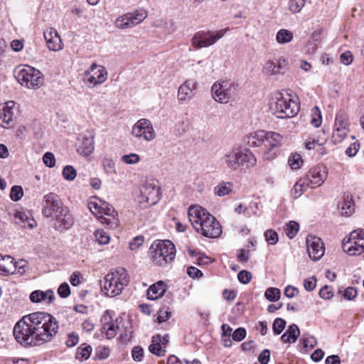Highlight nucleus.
Masks as SVG:
<instances>
[{
  "instance_id": "nucleus-1",
  "label": "nucleus",
  "mask_w": 364,
  "mask_h": 364,
  "mask_svg": "<svg viewBox=\"0 0 364 364\" xmlns=\"http://www.w3.org/2000/svg\"><path fill=\"white\" fill-rule=\"evenodd\" d=\"M58 330V322L51 314L37 311L21 318L14 327L16 341L23 347H34L50 342Z\"/></svg>"
},
{
  "instance_id": "nucleus-2",
  "label": "nucleus",
  "mask_w": 364,
  "mask_h": 364,
  "mask_svg": "<svg viewBox=\"0 0 364 364\" xmlns=\"http://www.w3.org/2000/svg\"><path fill=\"white\" fill-rule=\"evenodd\" d=\"M188 215L193 228L204 237L217 238L222 234V228L219 222L203 207L190 206Z\"/></svg>"
},
{
  "instance_id": "nucleus-3",
  "label": "nucleus",
  "mask_w": 364,
  "mask_h": 364,
  "mask_svg": "<svg viewBox=\"0 0 364 364\" xmlns=\"http://www.w3.org/2000/svg\"><path fill=\"white\" fill-rule=\"evenodd\" d=\"M129 283L127 271L124 267H118L104 277L101 289L107 296L113 297L120 294Z\"/></svg>"
},
{
  "instance_id": "nucleus-4",
  "label": "nucleus",
  "mask_w": 364,
  "mask_h": 364,
  "mask_svg": "<svg viewBox=\"0 0 364 364\" xmlns=\"http://www.w3.org/2000/svg\"><path fill=\"white\" fill-rule=\"evenodd\" d=\"M225 163L231 170H246L252 168L257 162L255 155L248 149L232 148L225 153Z\"/></svg>"
},
{
  "instance_id": "nucleus-5",
  "label": "nucleus",
  "mask_w": 364,
  "mask_h": 364,
  "mask_svg": "<svg viewBox=\"0 0 364 364\" xmlns=\"http://www.w3.org/2000/svg\"><path fill=\"white\" fill-rule=\"evenodd\" d=\"M152 260L159 266L171 262L176 256V249L170 240H157L150 247Z\"/></svg>"
},
{
  "instance_id": "nucleus-6",
  "label": "nucleus",
  "mask_w": 364,
  "mask_h": 364,
  "mask_svg": "<svg viewBox=\"0 0 364 364\" xmlns=\"http://www.w3.org/2000/svg\"><path fill=\"white\" fill-rule=\"evenodd\" d=\"M15 77L21 85L29 89H36L44 82L42 73L29 65L18 67L14 72Z\"/></svg>"
},
{
  "instance_id": "nucleus-7",
  "label": "nucleus",
  "mask_w": 364,
  "mask_h": 364,
  "mask_svg": "<svg viewBox=\"0 0 364 364\" xmlns=\"http://www.w3.org/2000/svg\"><path fill=\"white\" fill-rule=\"evenodd\" d=\"M271 109L277 118L286 119L296 115L299 111V106L290 95L284 96L279 93L276 97V101L271 105Z\"/></svg>"
},
{
  "instance_id": "nucleus-8",
  "label": "nucleus",
  "mask_w": 364,
  "mask_h": 364,
  "mask_svg": "<svg viewBox=\"0 0 364 364\" xmlns=\"http://www.w3.org/2000/svg\"><path fill=\"white\" fill-rule=\"evenodd\" d=\"M159 181L154 178L147 179L141 186L138 202L143 208L155 205L160 199Z\"/></svg>"
},
{
  "instance_id": "nucleus-9",
  "label": "nucleus",
  "mask_w": 364,
  "mask_h": 364,
  "mask_svg": "<svg viewBox=\"0 0 364 364\" xmlns=\"http://www.w3.org/2000/svg\"><path fill=\"white\" fill-rule=\"evenodd\" d=\"M213 98L218 102L226 104L237 95L236 85L227 80L215 82L211 87Z\"/></svg>"
},
{
  "instance_id": "nucleus-10",
  "label": "nucleus",
  "mask_w": 364,
  "mask_h": 364,
  "mask_svg": "<svg viewBox=\"0 0 364 364\" xmlns=\"http://www.w3.org/2000/svg\"><path fill=\"white\" fill-rule=\"evenodd\" d=\"M225 34L224 30L213 31H198L191 39L192 46L196 50L206 48L215 43Z\"/></svg>"
},
{
  "instance_id": "nucleus-11",
  "label": "nucleus",
  "mask_w": 364,
  "mask_h": 364,
  "mask_svg": "<svg viewBox=\"0 0 364 364\" xmlns=\"http://www.w3.org/2000/svg\"><path fill=\"white\" fill-rule=\"evenodd\" d=\"M147 17V12L144 9H137L127 13L115 21V26L119 29H127L138 25Z\"/></svg>"
},
{
  "instance_id": "nucleus-12",
  "label": "nucleus",
  "mask_w": 364,
  "mask_h": 364,
  "mask_svg": "<svg viewBox=\"0 0 364 364\" xmlns=\"http://www.w3.org/2000/svg\"><path fill=\"white\" fill-rule=\"evenodd\" d=\"M64 206L58 195L49 193L43 197L42 214L47 218L53 219Z\"/></svg>"
},
{
  "instance_id": "nucleus-13",
  "label": "nucleus",
  "mask_w": 364,
  "mask_h": 364,
  "mask_svg": "<svg viewBox=\"0 0 364 364\" xmlns=\"http://www.w3.org/2000/svg\"><path fill=\"white\" fill-rule=\"evenodd\" d=\"M349 118L345 111L340 110L336 113L333 139L335 143L341 142L349 132Z\"/></svg>"
},
{
  "instance_id": "nucleus-14",
  "label": "nucleus",
  "mask_w": 364,
  "mask_h": 364,
  "mask_svg": "<svg viewBox=\"0 0 364 364\" xmlns=\"http://www.w3.org/2000/svg\"><path fill=\"white\" fill-rule=\"evenodd\" d=\"M132 134L138 139L146 141H152L156 137V133L152 123L148 119H139L132 127Z\"/></svg>"
},
{
  "instance_id": "nucleus-15",
  "label": "nucleus",
  "mask_w": 364,
  "mask_h": 364,
  "mask_svg": "<svg viewBox=\"0 0 364 364\" xmlns=\"http://www.w3.org/2000/svg\"><path fill=\"white\" fill-rule=\"evenodd\" d=\"M282 136L273 132H266V137L262 140V148L264 151V159L265 160H272L275 156V152L270 154L274 149L282 144Z\"/></svg>"
},
{
  "instance_id": "nucleus-16",
  "label": "nucleus",
  "mask_w": 364,
  "mask_h": 364,
  "mask_svg": "<svg viewBox=\"0 0 364 364\" xmlns=\"http://www.w3.org/2000/svg\"><path fill=\"white\" fill-rule=\"evenodd\" d=\"M327 178V171L325 167L316 166L311 168L304 178L306 186L311 188L321 186Z\"/></svg>"
},
{
  "instance_id": "nucleus-17",
  "label": "nucleus",
  "mask_w": 364,
  "mask_h": 364,
  "mask_svg": "<svg viewBox=\"0 0 364 364\" xmlns=\"http://www.w3.org/2000/svg\"><path fill=\"white\" fill-rule=\"evenodd\" d=\"M52 220H54V228L60 231L69 230L75 222L73 214L66 205Z\"/></svg>"
},
{
  "instance_id": "nucleus-18",
  "label": "nucleus",
  "mask_w": 364,
  "mask_h": 364,
  "mask_svg": "<svg viewBox=\"0 0 364 364\" xmlns=\"http://www.w3.org/2000/svg\"><path fill=\"white\" fill-rule=\"evenodd\" d=\"M307 251L309 257L314 261L320 259L325 252V247L321 238L308 235L306 239Z\"/></svg>"
},
{
  "instance_id": "nucleus-19",
  "label": "nucleus",
  "mask_w": 364,
  "mask_h": 364,
  "mask_svg": "<svg viewBox=\"0 0 364 364\" xmlns=\"http://www.w3.org/2000/svg\"><path fill=\"white\" fill-rule=\"evenodd\" d=\"M87 81L97 85L103 83L107 78V72L104 66L99 65L94 63L92 64L90 68L85 71Z\"/></svg>"
},
{
  "instance_id": "nucleus-20",
  "label": "nucleus",
  "mask_w": 364,
  "mask_h": 364,
  "mask_svg": "<svg viewBox=\"0 0 364 364\" xmlns=\"http://www.w3.org/2000/svg\"><path fill=\"white\" fill-rule=\"evenodd\" d=\"M77 151L79 154L88 156L95 149L94 136L90 134L80 136L78 139Z\"/></svg>"
},
{
  "instance_id": "nucleus-21",
  "label": "nucleus",
  "mask_w": 364,
  "mask_h": 364,
  "mask_svg": "<svg viewBox=\"0 0 364 364\" xmlns=\"http://www.w3.org/2000/svg\"><path fill=\"white\" fill-rule=\"evenodd\" d=\"M196 82L194 80H186L178 88V100L179 102H183L191 100L193 95V90L196 88Z\"/></svg>"
},
{
  "instance_id": "nucleus-22",
  "label": "nucleus",
  "mask_w": 364,
  "mask_h": 364,
  "mask_svg": "<svg viewBox=\"0 0 364 364\" xmlns=\"http://www.w3.org/2000/svg\"><path fill=\"white\" fill-rule=\"evenodd\" d=\"M287 65L284 58L269 60L264 65V70L268 75H277L281 73Z\"/></svg>"
},
{
  "instance_id": "nucleus-23",
  "label": "nucleus",
  "mask_w": 364,
  "mask_h": 364,
  "mask_svg": "<svg viewBox=\"0 0 364 364\" xmlns=\"http://www.w3.org/2000/svg\"><path fill=\"white\" fill-rule=\"evenodd\" d=\"M169 341V336L166 334L164 336L161 337L160 335H156L152 337V343L149 346V351L158 356H163L165 350H162L161 344L167 345Z\"/></svg>"
},
{
  "instance_id": "nucleus-24",
  "label": "nucleus",
  "mask_w": 364,
  "mask_h": 364,
  "mask_svg": "<svg viewBox=\"0 0 364 364\" xmlns=\"http://www.w3.org/2000/svg\"><path fill=\"white\" fill-rule=\"evenodd\" d=\"M106 216H99V220L102 223L106 224L111 228H114L118 225V219L115 217L117 213L112 207H107L106 208H102V211Z\"/></svg>"
},
{
  "instance_id": "nucleus-25",
  "label": "nucleus",
  "mask_w": 364,
  "mask_h": 364,
  "mask_svg": "<svg viewBox=\"0 0 364 364\" xmlns=\"http://www.w3.org/2000/svg\"><path fill=\"white\" fill-rule=\"evenodd\" d=\"M166 291V284L159 281L151 285L147 290V298L150 300H156L162 297Z\"/></svg>"
},
{
  "instance_id": "nucleus-26",
  "label": "nucleus",
  "mask_w": 364,
  "mask_h": 364,
  "mask_svg": "<svg viewBox=\"0 0 364 364\" xmlns=\"http://www.w3.org/2000/svg\"><path fill=\"white\" fill-rule=\"evenodd\" d=\"M30 299L33 303H39L48 300V303H52L55 299L54 292L51 289L46 291L36 290L30 294Z\"/></svg>"
},
{
  "instance_id": "nucleus-27",
  "label": "nucleus",
  "mask_w": 364,
  "mask_h": 364,
  "mask_svg": "<svg viewBox=\"0 0 364 364\" xmlns=\"http://www.w3.org/2000/svg\"><path fill=\"white\" fill-rule=\"evenodd\" d=\"M17 266L14 259L9 255H0V272L6 274L14 273Z\"/></svg>"
},
{
  "instance_id": "nucleus-28",
  "label": "nucleus",
  "mask_w": 364,
  "mask_h": 364,
  "mask_svg": "<svg viewBox=\"0 0 364 364\" xmlns=\"http://www.w3.org/2000/svg\"><path fill=\"white\" fill-rule=\"evenodd\" d=\"M264 137H266V131L257 130L247 136V142L250 146H262V140Z\"/></svg>"
},
{
  "instance_id": "nucleus-29",
  "label": "nucleus",
  "mask_w": 364,
  "mask_h": 364,
  "mask_svg": "<svg viewBox=\"0 0 364 364\" xmlns=\"http://www.w3.org/2000/svg\"><path fill=\"white\" fill-rule=\"evenodd\" d=\"M13 112L11 108L8 105L4 107L0 114V126L2 127H8L13 120Z\"/></svg>"
},
{
  "instance_id": "nucleus-30",
  "label": "nucleus",
  "mask_w": 364,
  "mask_h": 364,
  "mask_svg": "<svg viewBox=\"0 0 364 364\" xmlns=\"http://www.w3.org/2000/svg\"><path fill=\"white\" fill-rule=\"evenodd\" d=\"M342 247L345 252L350 256L360 255L362 253L358 252L355 250L357 249V242L355 240H350V235L348 239L344 238L342 243Z\"/></svg>"
},
{
  "instance_id": "nucleus-31",
  "label": "nucleus",
  "mask_w": 364,
  "mask_h": 364,
  "mask_svg": "<svg viewBox=\"0 0 364 364\" xmlns=\"http://www.w3.org/2000/svg\"><path fill=\"white\" fill-rule=\"evenodd\" d=\"M350 240H355L357 242V250L358 253L364 252V230L359 229L352 231L350 233Z\"/></svg>"
},
{
  "instance_id": "nucleus-32",
  "label": "nucleus",
  "mask_w": 364,
  "mask_h": 364,
  "mask_svg": "<svg viewBox=\"0 0 364 364\" xmlns=\"http://www.w3.org/2000/svg\"><path fill=\"white\" fill-rule=\"evenodd\" d=\"M232 191V185L229 182H221L214 188L215 195L222 197L230 193Z\"/></svg>"
},
{
  "instance_id": "nucleus-33",
  "label": "nucleus",
  "mask_w": 364,
  "mask_h": 364,
  "mask_svg": "<svg viewBox=\"0 0 364 364\" xmlns=\"http://www.w3.org/2000/svg\"><path fill=\"white\" fill-rule=\"evenodd\" d=\"M277 41L280 44L289 43L293 39V33L287 29H280L276 36Z\"/></svg>"
},
{
  "instance_id": "nucleus-34",
  "label": "nucleus",
  "mask_w": 364,
  "mask_h": 364,
  "mask_svg": "<svg viewBox=\"0 0 364 364\" xmlns=\"http://www.w3.org/2000/svg\"><path fill=\"white\" fill-rule=\"evenodd\" d=\"M306 183L302 178L299 180L296 184L294 185V188L291 189V193L292 197L294 198H299L300 196L303 194V193L306 191Z\"/></svg>"
},
{
  "instance_id": "nucleus-35",
  "label": "nucleus",
  "mask_w": 364,
  "mask_h": 364,
  "mask_svg": "<svg viewBox=\"0 0 364 364\" xmlns=\"http://www.w3.org/2000/svg\"><path fill=\"white\" fill-rule=\"evenodd\" d=\"M299 230V223L296 221H290L286 225L284 231L289 238L293 239L297 235Z\"/></svg>"
},
{
  "instance_id": "nucleus-36",
  "label": "nucleus",
  "mask_w": 364,
  "mask_h": 364,
  "mask_svg": "<svg viewBox=\"0 0 364 364\" xmlns=\"http://www.w3.org/2000/svg\"><path fill=\"white\" fill-rule=\"evenodd\" d=\"M342 214L345 215H350L354 211V205L352 198L347 196L341 203Z\"/></svg>"
},
{
  "instance_id": "nucleus-37",
  "label": "nucleus",
  "mask_w": 364,
  "mask_h": 364,
  "mask_svg": "<svg viewBox=\"0 0 364 364\" xmlns=\"http://www.w3.org/2000/svg\"><path fill=\"white\" fill-rule=\"evenodd\" d=\"M47 43V46L49 50L57 51L63 48V43L61 38L58 34H55L54 38L49 40Z\"/></svg>"
},
{
  "instance_id": "nucleus-38",
  "label": "nucleus",
  "mask_w": 364,
  "mask_h": 364,
  "mask_svg": "<svg viewBox=\"0 0 364 364\" xmlns=\"http://www.w3.org/2000/svg\"><path fill=\"white\" fill-rule=\"evenodd\" d=\"M289 166L292 169H298L303 164L301 156L297 153L291 154L288 159Z\"/></svg>"
},
{
  "instance_id": "nucleus-39",
  "label": "nucleus",
  "mask_w": 364,
  "mask_h": 364,
  "mask_svg": "<svg viewBox=\"0 0 364 364\" xmlns=\"http://www.w3.org/2000/svg\"><path fill=\"white\" fill-rule=\"evenodd\" d=\"M300 341L304 348L309 347L310 348H314L317 344L316 338L309 333L302 334Z\"/></svg>"
},
{
  "instance_id": "nucleus-40",
  "label": "nucleus",
  "mask_w": 364,
  "mask_h": 364,
  "mask_svg": "<svg viewBox=\"0 0 364 364\" xmlns=\"http://www.w3.org/2000/svg\"><path fill=\"white\" fill-rule=\"evenodd\" d=\"M113 323H105L103 324L102 331L105 332L106 338L107 339H112L115 337L117 334V328Z\"/></svg>"
},
{
  "instance_id": "nucleus-41",
  "label": "nucleus",
  "mask_w": 364,
  "mask_h": 364,
  "mask_svg": "<svg viewBox=\"0 0 364 364\" xmlns=\"http://www.w3.org/2000/svg\"><path fill=\"white\" fill-rule=\"evenodd\" d=\"M264 296L269 301H277L280 298L281 292L277 288L269 287L265 291Z\"/></svg>"
},
{
  "instance_id": "nucleus-42",
  "label": "nucleus",
  "mask_w": 364,
  "mask_h": 364,
  "mask_svg": "<svg viewBox=\"0 0 364 364\" xmlns=\"http://www.w3.org/2000/svg\"><path fill=\"white\" fill-rule=\"evenodd\" d=\"M95 240L100 245L108 244L110 240L109 235L104 230H97L95 232Z\"/></svg>"
},
{
  "instance_id": "nucleus-43",
  "label": "nucleus",
  "mask_w": 364,
  "mask_h": 364,
  "mask_svg": "<svg viewBox=\"0 0 364 364\" xmlns=\"http://www.w3.org/2000/svg\"><path fill=\"white\" fill-rule=\"evenodd\" d=\"M285 333H287L289 338L291 339V341L295 343L300 335V330L297 325L293 323L289 326Z\"/></svg>"
},
{
  "instance_id": "nucleus-44",
  "label": "nucleus",
  "mask_w": 364,
  "mask_h": 364,
  "mask_svg": "<svg viewBox=\"0 0 364 364\" xmlns=\"http://www.w3.org/2000/svg\"><path fill=\"white\" fill-rule=\"evenodd\" d=\"M286 326V321L283 318H277L272 324V330L275 335H279Z\"/></svg>"
},
{
  "instance_id": "nucleus-45",
  "label": "nucleus",
  "mask_w": 364,
  "mask_h": 364,
  "mask_svg": "<svg viewBox=\"0 0 364 364\" xmlns=\"http://www.w3.org/2000/svg\"><path fill=\"white\" fill-rule=\"evenodd\" d=\"M305 5V0H289V9L293 13H299Z\"/></svg>"
},
{
  "instance_id": "nucleus-46",
  "label": "nucleus",
  "mask_w": 364,
  "mask_h": 364,
  "mask_svg": "<svg viewBox=\"0 0 364 364\" xmlns=\"http://www.w3.org/2000/svg\"><path fill=\"white\" fill-rule=\"evenodd\" d=\"M23 196V188L20 186H14L10 192V198L13 201H18Z\"/></svg>"
},
{
  "instance_id": "nucleus-47",
  "label": "nucleus",
  "mask_w": 364,
  "mask_h": 364,
  "mask_svg": "<svg viewBox=\"0 0 364 364\" xmlns=\"http://www.w3.org/2000/svg\"><path fill=\"white\" fill-rule=\"evenodd\" d=\"M171 311L168 307L164 306L161 307L158 311V317L157 320L159 323H162L166 321L171 317Z\"/></svg>"
},
{
  "instance_id": "nucleus-48",
  "label": "nucleus",
  "mask_w": 364,
  "mask_h": 364,
  "mask_svg": "<svg viewBox=\"0 0 364 364\" xmlns=\"http://www.w3.org/2000/svg\"><path fill=\"white\" fill-rule=\"evenodd\" d=\"M63 176L68 181H73L77 176V172L73 166L68 165L63 170Z\"/></svg>"
},
{
  "instance_id": "nucleus-49",
  "label": "nucleus",
  "mask_w": 364,
  "mask_h": 364,
  "mask_svg": "<svg viewBox=\"0 0 364 364\" xmlns=\"http://www.w3.org/2000/svg\"><path fill=\"white\" fill-rule=\"evenodd\" d=\"M266 241L272 245L277 244L278 242V235L274 230L269 229L264 232Z\"/></svg>"
},
{
  "instance_id": "nucleus-50",
  "label": "nucleus",
  "mask_w": 364,
  "mask_h": 364,
  "mask_svg": "<svg viewBox=\"0 0 364 364\" xmlns=\"http://www.w3.org/2000/svg\"><path fill=\"white\" fill-rule=\"evenodd\" d=\"M122 160L127 164H135L139 161L140 157L136 154H130L122 156Z\"/></svg>"
},
{
  "instance_id": "nucleus-51",
  "label": "nucleus",
  "mask_w": 364,
  "mask_h": 364,
  "mask_svg": "<svg viewBox=\"0 0 364 364\" xmlns=\"http://www.w3.org/2000/svg\"><path fill=\"white\" fill-rule=\"evenodd\" d=\"M237 279L242 284H247L252 279V274L247 270H242L237 274Z\"/></svg>"
},
{
  "instance_id": "nucleus-52",
  "label": "nucleus",
  "mask_w": 364,
  "mask_h": 364,
  "mask_svg": "<svg viewBox=\"0 0 364 364\" xmlns=\"http://www.w3.org/2000/svg\"><path fill=\"white\" fill-rule=\"evenodd\" d=\"M102 165L106 173L110 174L115 172V164L112 159H105Z\"/></svg>"
},
{
  "instance_id": "nucleus-53",
  "label": "nucleus",
  "mask_w": 364,
  "mask_h": 364,
  "mask_svg": "<svg viewBox=\"0 0 364 364\" xmlns=\"http://www.w3.org/2000/svg\"><path fill=\"white\" fill-rule=\"evenodd\" d=\"M58 294L62 298H67L70 294V289L68 283L64 282L59 286Z\"/></svg>"
},
{
  "instance_id": "nucleus-54",
  "label": "nucleus",
  "mask_w": 364,
  "mask_h": 364,
  "mask_svg": "<svg viewBox=\"0 0 364 364\" xmlns=\"http://www.w3.org/2000/svg\"><path fill=\"white\" fill-rule=\"evenodd\" d=\"M43 161L46 166L52 168L55 166V159L51 152H46L43 156Z\"/></svg>"
},
{
  "instance_id": "nucleus-55",
  "label": "nucleus",
  "mask_w": 364,
  "mask_h": 364,
  "mask_svg": "<svg viewBox=\"0 0 364 364\" xmlns=\"http://www.w3.org/2000/svg\"><path fill=\"white\" fill-rule=\"evenodd\" d=\"M246 336V330L244 328H237L232 333V339L235 341H241Z\"/></svg>"
},
{
  "instance_id": "nucleus-56",
  "label": "nucleus",
  "mask_w": 364,
  "mask_h": 364,
  "mask_svg": "<svg viewBox=\"0 0 364 364\" xmlns=\"http://www.w3.org/2000/svg\"><path fill=\"white\" fill-rule=\"evenodd\" d=\"M132 358L135 361H141L144 358V350L141 346H135L132 349Z\"/></svg>"
},
{
  "instance_id": "nucleus-57",
  "label": "nucleus",
  "mask_w": 364,
  "mask_h": 364,
  "mask_svg": "<svg viewBox=\"0 0 364 364\" xmlns=\"http://www.w3.org/2000/svg\"><path fill=\"white\" fill-rule=\"evenodd\" d=\"M358 292L355 288L348 287L344 290L343 297L347 300H353L357 296Z\"/></svg>"
},
{
  "instance_id": "nucleus-58",
  "label": "nucleus",
  "mask_w": 364,
  "mask_h": 364,
  "mask_svg": "<svg viewBox=\"0 0 364 364\" xmlns=\"http://www.w3.org/2000/svg\"><path fill=\"white\" fill-rule=\"evenodd\" d=\"M79 341V336L76 333H71L68 334V340L65 344L68 347H74Z\"/></svg>"
},
{
  "instance_id": "nucleus-59",
  "label": "nucleus",
  "mask_w": 364,
  "mask_h": 364,
  "mask_svg": "<svg viewBox=\"0 0 364 364\" xmlns=\"http://www.w3.org/2000/svg\"><path fill=\"white\" fill-rule=\"evenodd\" d=\"M319 296L324 299H330L333 297V293L330 287L326 285L320 289Z\"/></svg>"
},
{
  "instance_id": "nucleus-60",
  "label": "nucleus",
  "mask_w": 364,
  "mask_h": 364,
  "mask_svg": "<svg viewBox=\"0 0 364 364\" xmlns=\"http://www.w3.org/2000/svg\"><path fill=\"white\" fill-rule=\"evenodd\" d=\"M326 141V139H323L322 140L313 139L312 140H308L305 142V147L309 150L314 149L315 148L316 144L321 146L324 144Z\"/></svg>"
},
{
  "instance_id": "nucleus-61",
  "label": "nucleus",
  "mask_w": 364,
  "mask_h": 364,
  "mask_svg": "<svg viewBox=\"0 0 364 364\" xmlns=\"http://www.w3.org/2000/svg\"><path fill=\"white\" fill-rule=\"evenodd\" d=\"M353 59V55L350 51L345 52L340 56L341 62L346 65L351 64Z\"/></svg>"
},
{
  "instance_id": "nucleus-62",
  "label": "nucleus",
  "mask_w": 364,
  "mask_h": 364,
  "mask_svg": "<svg viewBox=\"0 0 364 364\" xmlns=\"http://www.w3.org/2000/svg\"><path fill=\"white\" fill-rule=\"evenodd\" d=\"M187 274L192 278H200L203 276V273L200 269L192 266L188 267Z\"/></svg>"
},
{
  "instance_id": "nucleus-63",
  "label": "nucleus",
  "mask_w": 364,
  "mask_h": 364,
  "mask_svg": "<svg viewBox=\"0 0 364 364\" xmlns=\"http://www.w3.org/2000/svg\"><path fill=\"white\" fill-rule=\"evenodd\" d=\"M304 287L308 291L314 290L316 287V278L311 277L304 279Z\"/></svg>"
},
{
  "instance_id": "nucleus-64",
  "label": "nucleus",
  "mask_w": 364,
  "mask_h": 364,
  "mask_svg": "<svg viewBox=\"0 0 364 364\" xmlns=\"http://www.w3.org/2000/svg\"><path fill=\"white\" fill-rule=\"evenodd\" d=\"M270 358V351L268 349L264 350L258 357V360L261 364H267Z\"/></svg>"
}]
</instances>
